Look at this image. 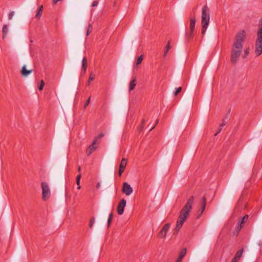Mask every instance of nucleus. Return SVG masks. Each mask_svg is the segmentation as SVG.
<instances>
[{
	"label": "nucleus",
	"instance_id": "aec40b11",
	"mask_svg": "<svg viewBox=\"0 0 262 262\" xmlns=\"http://www.w3.org/2000/svg\"><path fill=\"white\" fill-rule=\"evenodd\" d=\"M42 8H43L42 6H41L39 8V9H38V11H37V13H36V15H35V17H36L37 18H38V19L40 18V16H41V13H42Z\"/></svg>",
	"mask_w": 262,
	"mask_h": 262
},
{
	"label": "nucleus",
	"instance_id": "bb28decb",
	"mask_svg": "<svg viewBox=\"0 0 262 262\" xmlns=\"http://www.w3.org/2000/svg\"><path fill=\"white\" fill-rule=\"evenodd\" d=\"M95 223V217H93L91 219L90 223H89V226L90 228H92L94 224Z\"/></svg>",
	"mask_w": 262,
	"mask_h": 262
},
{
	"label": "nucleus",
	"instance_id": "0eeeda50",
	"mask_svg": "<svg viewBox=\"0 0 262 262\" xmlns=\"http://www.w3.org/2000/svg\"><path fill=\"white\" fill-rule=\"evenodd\" d=\"M126 200L124 199H122L119 203V204L117 207V213L119 215H121L123 214L124 212V208L126 206Z\"/></svg>",
	"mask_w": 262,
	"mask_h": 262
},
{
	"label": "nucleus",
	"instance_id": "1a4fd4ad",
	"mask_svg": "<svg viewBox=\"0 0 262 262\" xmlns=\"http://www.w3.org/2000/svg\"><path fill=\"white\" fill-rule=\"evenodd\" d=\"M97 139H95L93 143L89 146L86 150V154L90 156L93 151H94L97 148L96 146Z\"/></svg>",
	"mask_w": 262,
	"mask_h": 262
},
{
	"label": "nucleus",
	"instance_id": "2eb2a0df",
	"mask_svg": "<svg viewBox=\"0 0 262 262\" xmlns=\"http://www.w3.org/2000/svg\"><path fill=\"white\" fill-rule=\"evenodd\" d=\"M8 32V27L7 25H4L3 27L2 33L3 38H4Z\"/></svg>",
	"mask_w": 262,
	"mask_h": 262
},
{
	"label": "nucleus",
	"instance_id": "20e7f679",
	"mask_svg": "<svg viewBox=\"0 0 262 262\" xmlns=\"http://www.w3.org/2000/svg\"><path fill=\"white\" fill-rule=\"evenodd\" d=\"M257 37L255 41V53L256 56H259L262 53V34L261 30L257 31Z\"/></svg>",
	"mask_w": 262,
	"mask_h": 262
},
{
	"label": "nucleus",
	"instance_id": "4468645a",
	"mask_svg": "<svg viewBox=\"0 0 262 262\" xmlns=\"http://www.w3.org/2000/svg\"><path fill=\"white\" fill-rule=\"evenodd\" d=\"M143 55H141L139 57H138L137 58V61L136 62V63L134 64V69H138V66L139 64H140L143 59Z\"/></svg>",
	"mask_w": 262,
	"mask_h": 262
},
{
	"label": "nucleus",
	"instance_id": "9d476101",
	"mask_svg": "<svg viewBox=\"0 0 262 262\" xmlns=\"http://www.w3.org/2000/svg\"><path fill=\"white\" fill-rule=\"evenodd\" d=\"M127 164V160L125 158H123L121 161V163L119 165V175L121 176L124 171L125 168Z\"/></svg>",
	"mask_w": 262,
	"mask_h": 262
},
{
	"label": "nucleus",
	"instance_id": "e433bc0d",
	"mask_svg": "<svg viewBox=\"0 0 262 262\" xmlns=\"http://www.w3.org/2000/svg\"><path fill=\"white\" fill-rule=\"evenodd\" d=\"M97 5H98V2L97 1H94L93 2V3H92L93 7H95V6H97Z\"/></svg>",
	"mask_w": 262,
	"mask_h": 262
},
{
	"label": "nucleus",
	"instance_id": "c9c22d12",
	"mask_svg": "<svg viewBox=\"0 0 262 262\" xmlns=\"http://www.w3.org/2000/svg\"><path fill=\"white\" fill-rule=\"evenodd\" d=\"M103 136H104V135L102 133H101L100 135H99V136L97 137H96L95 139H97V140L99 138H101L103 137Z\"/></svg>",
	"mask_w": 262,
	"mask_h": 262
},
{
	"label": "nucleus",
	"instance_id": "c85d7f7f",
	"mask_svg": "<svg viewBox=\"0 0 262 262\" xmlns=\"http://www.w3.org/2000/svg\"><path fill=\"white\" fill-rule=\"evenodd\" d=\"M181 91H182L181 87H179V88H177L176 91L174 93V95L175 96L177 95L179 93L181 92Z\"/></svg>",
	"mask_w": 262,
	"mask_h": 262
},
{
	"label": "nucleus",
	"instance_id": "473e14b6",
	"mask_svg": "<svg viewBox=\"0 0 262 262\" xmlns=\"http://www.w3.org/2000/svg\"><path fill=\"white\" fill-rule=\"evenodd\" d=\"M260 27L257 31H259L260 30H261V34H262V18L260 20Z\"/></svg>",
	"mask_w": 262,
	"mask_h": 262
},
{
	"label": "nucleus",
	"instance_id": "dca6fc26",
	"mask_svg": "<svg viewBox=\"0 0 262 262\" xmlns=\"http://www.w3.org/2000/svg\"><path fill=\"white\" fill-rule=\"evenodd\" d=\"M136 85V79L135 78L132 80L129 83V91L133 90Z\"/></svg>",
	"mask_w": 262,
	"mask_h": 262
},
{
	"label": "nucleus",
	"instance_id": "f257e3e1",
	"mask_svg": "<svg viewBox=\"0 0 262 262\" xmlns=\"http://www.w3.org/2000/svg\"><path fill=\"white\" fill-rule=\"evenodd\" d=\"M245 37L246 32L244 30H241L236 34L231 54V61L233 63L237 62L242 53Z\"/></svg>",
	"mask_w": 262,
	"mask_h": 262
},
{
	"label": "nucleus",
	"instance_id": "a19ab883",
	"mask_svg": "<svg viewBox=\"0 0 262 262\" xmlns=\"http://www.w3.org/2000/svg\"><path fill=\"white\" fill-rule=\"evenodd\" d=\"M100 183H97V185H96V187H97V188H99L100 187Z\"/></svg>",
	"mask_w": 262,
	"mask_h": 262
},
{
	"label": "nucleus",
	"instance_id": "7c9ffc66",
	"mask_svg": "<svg viewBox=\"0 0 262 262\" xmlns=\"http://www.w3.org/2000/svg\"><path fill=\"white\" fill-rule=\"evenodd\" d=\"M14 11H12L9 14V16H8V18L9 19H12V17L13 16H14Z\"/></svg>",
	"mask_w": 262,
	"mask_h": 262
},
{
	"label": "nucleus",
	"instance_id": "a211bd4d",
	"mask_svg": "<svg viewBox=\"0 0 262 262\" xmlns=\"http://www.w3.org/2000/svg\"><path fill=\"white\" fill-rule=\"evenodd\" d=\"M87 64V59L85 57H84L82 60V69L84 72H86Z\"/></svg>",
	"mask_w": 262,
	"mask_h": 262
},
{
	"label": "nucleus",
	"instance_id": "cd10ccee",
	"mask_svg": "<svg viewBox=\"0 0 262 262\" xmlns=\"http://www.w3.org/2000/svg\"><path fill=\"white\" fill-rule=\"evenodd\" d=\"M44 85H45V82L42 80H41L40 81V85L38 86V90L39 91H41L43 89Z\"/></svg>",
	"mask_w": 262,
	"mask_h": 262
},
{
	"label": "nucleus",
	"instance_id": "4c0bfd02",
	"mask_svg": "<svg viewBox=\"0 0 262 262\" xmlns=\"http://www.w3.org/2000/svg\"><path fill=\"white\" fill-rule=\"evenodd\" d=\"M222 128L223 127H221L220 126L219 128L218 129L217 132L215 134V136H216L222 130Z\"/></svg>",
	"mask_w": 262,
	"mask_h": 262
},
{
	"label": "nucleus",
	"instance_id": "f3484780",
	"mask_svg": "<svg viewBox=\"0 0 262 262\" xmlns=\"http://www.w3.org/2000/svg\"><path fill=\"white\" fill-rule=\"evenodd\" d=\"M202 207H201V210H200L201 214H202L203 212V211L205 210V207H206V199H205V198L204 196L203 197V198H202Z\"/></svg>",
	"mask_w": 262,
	"mask_h": 262
},
{
	"label": "nucleus",
	"instance_id": "c756f323",
	"mask_svg": "<svg viewBox=\"0 0 262 262\" xmlns=\"http://www.w3.org/2000/svg\"><path fill=\"white\" fill-rule=\"evenodd\" d=\"M90 101H91V96L89 97V98H88V99L86 100V101L85 102L84 105V108H86L88 105L89 104H90Z\"/></svg>",
	"mask_w": 262,
	"mask_h": 262
},
{
	"label": "nucleus",
	"instance_id": "393cba45",
	"mask_svg": "<svg viewBox=\"0 0 262 262\" xmlns=\"http://www.w3.org/2000/svg\"><path fill=\"white\" fill-rule=\"evenodd\" d=\"M243 228V225H241L238 223L237 224V225L235 228V231L237 232V234H238V232L241 230V229Z\"/></svg>",
	"mask_w": 262,
	"mask_h": 262
},
{
	"label": "nucleus",
	"instance_id": "39448f33",
	"mask_svg": "<svg viewBox=\"0 0 262 262\" xmlns=\"http://www.w3.org/2000/svg\"><path fill=\"white\" fill-rule=\"evenodd\" d=\"M42 189V197L43 200H48L51 194L49 186L47 182H43L41 183Z\"/></svg>",
	"mask_w": 262,
	"mask_h": 262
},
{
	"label": "nucleus",
	"instance_id": "58836bf2",
	"mask_svg": "<svg viewBox=\"0 0 262 262\" xmlns=\"http://www.w3.org/2000/svg\"><path fill=\"white\" fill-rule=\"evenodd\" d=\"M158 120H157L156 124L151 128L150 130H152L154 128V127H155V125L158 123Z\"/></svg>",
	"mask_w": 262,
	"mask_h": 262
},
{
	"label": "nucleus",
	"instance_id": "9b49d317",
	"mask_svg": "<svg viewBox=\"0 0 262 262\" xmlns=\"http://www.w3.org/2000/svg\"><path fill=\"white\" fill-rule=\"evenodd\" d=\"M195 23H196V20H195V18L194 17V18H191L190 20V25H189V28H190V34L189 35V37L190 38H191L192 37V34H193V32L194 30V28H195Z\"/></svg>",
	"mask_w": 262,
	"mask_h": 262
},
{
	"label": "nucleus",
	"instance_id": "412c9836",
	"mask_svg": "<svg viewBox=\"0 0 262 262\" xmlns=\"http://www.w3.org/2000/svg\"><path fill=\"white\" fill-rule=\"evenodd\" d=\"M81 179V174L79 173L78 175L76 177V184L78 185L77 189H80L81 187L80 186V181Z\"/></svg>",
	"mask_w": 262,
	"mask_h": 262
},
{
	"label": "nucleus",
	"instance_id": "6ab92c4d",
	"mask_svg": "<svg viewBox=\"0 0 262 262\" xmlns=\"http://www.w3.org/2000/svg\"><path fill=\"white\" fill-rule=\"evenodd\" d=\"M248 215H245L243 218L238 222V223L243 225L248 219Z\"/></svg>",
	"mask_w": 262,
	"mask_h": 262
},
{
	"label": "nucleus",
	"instance_id": "423d86ee",
	"mask_svg": "<svg viewBox=\"0 0 262 262\" xmlns=\"http://www.w3.org/2000/svg\"><path fill=\"white\" fill-rule=\"evenodd\" d=\"M122 191L126 195H129L132 193L133 190L130 185L127 182H124L123 183Z\"/></svg>",
	"mask_w": 262,
	"mask_h": 262
},
{
	"label": "nucleus",
	"instance_id": "f704fd0d",
	"mask_svg": "<svg viewBox=\"0 0 262 262\" xmlns=\"http://www.w3.org/2000/svg\"><path fill=\"white\" fill-rule=\"evenodd\" d=\"M226 124V122L225 121V120L223 121V122L220 124V127H223Z\"/></svg>",
	"mask_w": 262,
	"mask_h": 262
},
{
	"label": "nucleus",
	"instance_id": "7ed1b4c3",
	"mask_svg": "<svg viewBox=\"0 0 262 262\" xmlns=\"http://www.w3.org/2000/svg\"><path fill=\"white\" fill-rule=\"evenodd\" d=\"M210 21V10L205 5L203 7L201 15L202 34L204 35Z\"/></svg>",
	"mask_w": 262,
	"mask_h": 262
},
{
	"label": "nucleus",
	"instance_id": "5701e85b",
	"mask_svg": "<svg viewBox=\"0 0 262 262\" xmlns=\"http://www.w3.org/2000/svg\"><path fill=\"white\" fill-rule=\"evenodd\" d=\"M113 214L112 213H111L110 214H109V216H108V220H107V225H108V227L110 226V224H111V222L112 221V218H113Z\"/></svg>",
	"mask_w": 262,
	"mask_h": 262
},
{
	"label": "nucleus",
	"instance_id": "4be33fe9",
	"mask_svg": "<svg viewBox=\"0 0 262 262\" xmlns=\"http://www.w3.org/2000/svg\"><path fill=\"white\" fill-rule=\"evenodd\" d=\"M170 48V43L168 42V44L166 45V46L165 47V48L164 53V55H163L164 57H165L166 56V55H167V53L168 52Z\"/></svg>",
	"mask_w": 262,
	"mask_h": 262
},
{
	"label": "nucleus",
	"instance_id": "72a5a7b5",
	"mask_svg": "<svg viewBox=\"0 0 262 262\" xmlns=\"http://www.w3.org/2000/svg\"><path fill=\"white\" fill-rule=\"evenodd\" d=\"M145 124V121L144 120H142V123H141V127H140V130H142L143 127H144V125Z\"/></svg>",
	"mask_w": 262,
	"mask_h": 262
},
{
	"label": "nucleus",
	"instance_id": "6e6552de",
	"mask_svg": "<svg viewBox=\"0 0 262 262\" xmlns=\"http://www.w3.org/2000/svg\"><path fill=\"white\" fill-rule=\"evenodd\" d=\"M170 227V224H166L161 231L159 233V237L160 238H164L166 236L167 231L169 230Z\"/></svg>",
	"mask_w": 262,
	"mask_h": 262
},
{
	"label": "nucleus",
	"instance_id": "f8f14e48",
	"mask_svg": "<svg viewBox=\"0 0 262 262\" xmlns=\"http://www.w3.org/2000/svg\"><path fill=\"white\" fill-rule=\"evenodd\" d=\"M243 252H244V250L243 249H241V250L238 251L236 252V253L235 256L234 257V258L232 259L231 262H238L239 259L242 257V254L243 253Z\"/></svg>",
	"mask_w": 262,
	"mask_h": 262
},
{
	"label": "nucleus",
	"instance_id": "ddd939ff",
	"mask_svg": "<svg viewBox=\"0 0 262 262\" xmlns=\"http://www.w3.org/2000/svg\"><path fill=\"white\" fill-rule=\"evenodd\" d=\"M32 72V70H28L26 69V66L24 65L20 71L21 75L24 77H27L29 74Z\"/></svg>",
	"mask_w": 262,
	"mask_h": 262
},
{
	"label": "nucleus",
	"instance_id": "2f4dec72",
	"mask_svg": "<svg viewBox=\"0 0 262 262\" xmlns=\"http://www.w3.org/2000/svg\"><path fill=\"white\" fill-rule=\"evenodd\" d=\"M94 79V77L92 75V74L90 75L88 80V84H89L91 83V82L93 81Z\"/></svg>",
	"mask_w": 262,
	"mask_h": 262
},
{
	"label": "nucleus",
	"instance_id": "ea45409f",
	"mask_svg": "<svg viewBox=\"0 0 262 262\" xmlns=\"http://www.w3.org/2000/svg\"><path fill=\"white\" fill-rule=\"evenodd\" d=\"M182 259V258H180V257H179V258L177 259L176 262H181Z\"/></svg>",
	"mask_w": 262,
	"mask_h": 262
},
{
	"label": "nucleus",
	"instance_id": "a878e982",
	"mask_svg": "<svg viewBox=\"0 0 262 262\" xmlns=\"http://www.w3.org/2000/svg\"><path fill=\"white\" fill-rule=\"evenodd\" d=\"M186 253V250L185 249H183L182 250V251L181 252L179 257H180V258L182 259L184 257Z\"/></svg>",
	"mask_w": 262,
	"mask_h": 262
},
{
	"label": "nucleus",
	"instance_id": "b1692460",
	"mask_svg": "<svg viewBox=\"0 0 262 262\" xmlns=\"http://www.w3.org/2000/svg\"><path fill=\"white\" fill-rule=\"evenodd\" d=\"M92 32V26L91 24H89L87 28L86 36H89Z\"/></svg>",
	"mask_w": 262,
	"mask_h": 262
},
{
	"label": "nucleus",
	"instance_id": "79ce46f5",
	"mask_svg": "<svg viewBox=\"0 0 262 262\" xmlns=\"http://www.w3.org/2000/svg\"><path fill=\"white\" fill-rule=\"evenodd\" d=\"M80 170H81L80 167V166H78V171H79V172H80Z\"/></svg>",
	"mask_w": 262,
	"mask_h": 262
},
{
	"label": "nucleus",
	"instance_id": "f03ea898",
	"mask_svg": "<svg viewBox=\"0 0 262 262\" xmlns=\"http://www.w3.org/2000/svg\"><path fill=\"white\" fill-rule=\"evenodd\" d=\"M193 203V196L190 197L185 205L181 210L178 220L177 222L174 233L177 234L183 226L186 219L188 217L189 212L192 209V205Z\"/></svg>",
	"mask_w": 262,
	"mask_h": 262
}]
</instances>
